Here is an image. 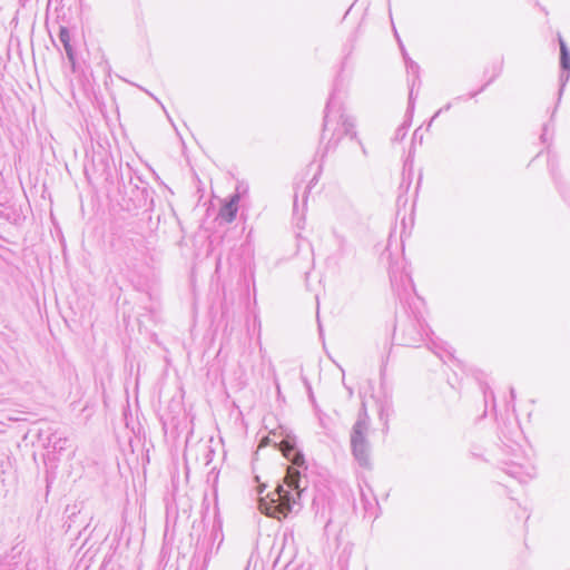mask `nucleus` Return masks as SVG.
Segmentation results:
<instances>
[{
  "label": "nucleus",
  "instance_id": "obj_1",
  "mask_svg": "<svg viewBox=\"0 0 570 570\" xmlns=\"http://www.w3.org/2000/svg\"><path fill=\"white\" fill-rule=\"evenodd\" d=\"M340 85L341 80L337 77L324 110L321 140H326L325 153L334 149L344 137L356 138L354 121L345 114Z\"/></svg>",
  "mask_w": 570,
  "mask_h": 570
},
{
  "label": "nucleus",
  "instance_id": "obj_2",
  "mask_svg": "<svg viewBox=\"0 0 570 570\" xmlns=\"http://www.w3.org/2000/svg\"><path fill=\"white\" fill-rule=\"evenodd\" d=\"M306 483V480L304 481ZM301 472L296 469H287L283 483H277L275 490L267 494L269 502L265 499L259 501V510L267 515L276 513L287 517L289 513H297L302 509V497L306 491V484L302 485Z\"/></svg>",
  "mask_w": 570,
  "mask_h": 570
},
{
  "label": "nucleus",
  "instance_id": "obj_3",
  "mask_svg": "<svg viewBox=\"0 0 570 570\" xmlns=\"http://www.w3.org/2000/svg\"><path fill=\"white\" fill-rule=\"evenodd\" d=\"M370 416L365 406L358 411L357 419L352 426L350 443L354 460L364 469L371 468V443L367 439Z\"/></svg>",
  "mask_w": 570,
  "mask_h": 570
},
{
  "label": "nucleus",
  "instance_id": "obj_4",
  "mask_svg": "<svg viewBox=\"0 0 570 570\" xmlns=\"http://www.w3.org/2000/svg\"><path fill=\"white\" fill-rule=\"evenodd\" d=\"M129 184L131 186L128 200L131 203V208H145L151 212L154 207V190L149 188L148 183L142 180L139 176L130 177Z\"/></svg>",
  "mask_w": 570,
  "mask_h": 570
},
{
  "label": "nucleus",
  "instance_id": "obj_5",
  "mask_svg": "<svg viewBox=\"0 0 570 570\" xmlns=\"http://www.w3.org/2000/svg\"><path fill=\"white\" fill-rule=\"evenodd\" d=\"M424 320L414 317L409 318L401 328L400 344L409 347H417L424 342L426 335Z\"/></svg>",
  "mask_w": 570,
  "mask_h": 570
},
{
  "label": "nucleus",
  "instance_id": "obj_6",
  "mask_svg": "<svg viewBox=\"0 0 570 570\" xmlns=\"http://www.w3.org/2000/svg\"><path fill=\"white\" fill-rule=\"evenodd\" d=\"M558 40H559V47H560V70H561V72L559 76L560 88H559V92H558L557 105H559L562 94H563V90H564V87L570 78V49L560 35L558 37ZM556 107H558V106H556ZM556 111H557V108L553 109L551 119L554 117Z\"/></svg>",
  "mask_w": 570,
  "mask_h": 570
},
{
  "label": "nucleus",
  "instance_id": "obj_7",
  "mask_svg": "<svg viewBox=\"0 0 570 570\" xmlns=\"http://www.w3.org/2000/svg\"><path fill=\"white\" fill-rule=\"evenodd\" d=\"M239 186L236 187V193L233 194L227 200L223 203L219 208L217 219L223 223L229 224L232 223L237 215L238 212V203L240 200Z\"/></svg>",
  "mask_w": 570,
  "mask_h": 570
},
{
  "label": "nucleus",
  "instance_id": "obj_8",
  "mask_svg": "<svg viewBox=\"0 0 570 570\" xmlns=\"http://www.w3.org/2000/svg\"><path fill=\"white\" fill-rule=\"evenodd\" d=\"M279 450L284 455L294 462V464L301 466L304 464V455L296 448L295 436L287 435L279 442Z\"/></svg>",
  "mask_w": 570,
  "mask_h": 570
},
{
  "label": "nucleus",
  "instance_id": "obj_9",
  "mask_svg": "<svg viewBox=\"0 0 570 570\" xmlns=\"http://www.w3.org/2000/svg\"><path fill=\"white\" fill-rule=\"evenodd\" d=\"M533 468L524 469L521 464L518 463H505V468L503 471L510 475L511 478L517 479L520 483H525L528 480L533 478L532 473Z\"/></svg>",
  "mask_w": 570,
  "mask_h": 570
},
{
  "label": "nucleus",
  "instance_id": "obj_10",
  "mask_svg": "<svg viewBox=\"0 0 570 570\" xmlns=\"http://www.w3.org/2000/svg\"><path fill=\"white\" fill-rule=\"evenodd\" d=\"M48 448H51L55 452L61 453L66 450L68 439L59 436L56 432L48 436Z\"/></svg>",
  "mask_w": 570,
  "mask_h": 570
},
{
  "label": "nucleus",
  "instance_id": "obj_11",
  "mask_svg": "<svg viewBox=\"0 0 570 570\" xmlns=\"http://www.w3.org/2000/svg\"><path fill=\"white\" fill-rule=\"evenodd\" d=\"M400 278V283L404 286L405 282H407L410 285H412V279L410 277V274L405 271L401 272L400 275H397V268L394 265L390 266V281L392 286L394 287Z\"/></svg>",
  "mask_w": 570,
  "mask_h": 570
},
{
  "label": "nucleus",
  "instance_id": "obj_12",
  "mask_svg": "<svg viewBox=\"0 0 570 570\" xmlns=\"http://www.w3.org/2000/svg\"><path fill=\"white\" fill-rule=\"evenodd\" d=\"M502 72V63H495L492 66L491 77L489 80L476 91L470 92L469 98H474L481 94L491 82H493Z\"/></svg>",
  "mask_w": 570,
  "mask_h": 570
},
{
  "label": "nucleus",
  "instance_id": "obj_13",
  "mask_svg": "<svg viewBox=\"0 0 570 570\" xmlns=\"http://www.w3.org/2000/svg\"><path fill=\"white\" fill-rule=\"evenodd\" d=\"M67 55V58L70 62L71 69L73 72H77L79 70V66L76 58V51L73 47L71 46V40L62 45Z\"/></svg>",
  "mask_w": 570,
  "mask_h": 570
},
{
  "label": "nucleus",
  "instance_id": "obj_14",
  "mask_svg": "<svg viewBox=\"0 0 570 570\" xmlns=\"http://www.w3.org/2000/svg\"><path fill=\"white\" fill-rule=\"evenodd\" d=\"M67 55V58L70 62L71 69L73 72H77L79 70V66L76 58V51L73 47L71 46V40L62 45Z\"/></svg>",
  "mask_w": 570,
  "mask_h": 570
},
{
  "label": "nucleus",
  "instance_id": "obj_15",
  "mask_svg": "<svg viewBox=\"0 0 570 570\" xmlns=\"http://www.w3.org/2000/svg\"><path fill=\"white\" fill-rule=\"evenodd\" d=\"M67 55V58L70 62L71 69L73 72H77L79 70V66L76 58V51L73 47L71 46V40L62 45Z\"/></svg>",
  "mask_w": 570,
  "mask_h": 570
},
{
  "label": "nucleus",
  "instance_id": "obj_16",
  "mask_svg": "<svg viewBox=\"0 0 570 570\" xmlns=\"http://www.w3.org/2000/svg\"><path fill=\"white\" fill-rule=\"evenodd\" d=\"M405 66L407 73L412 77L411 80H415V82H417V87H420V66L412 59H409V61L405 62Z\"/></svg>",
  "mask_w": 570,
  "mask_h": 570
},
{
  "label": "nucleus",
  "instance_id": "obj_17",
  "mask_svg": "<svg viewBox=\"0 0 570 570\" xmlns=\"http://www.w3.org/2000/svg\"><path fill=\"white\" fill-rule=\"evenodd\" d=\"M392 412V406L389 402H385L384 404L381 405V409H380V420L384 422V428H383V433H387L389 432V416Z\"/></svg>",
  "mask_w": 570,
  "mask_h": 570
},
{
  "label": "nucleus",
  "instance_id": "obj_18",
  "mask_svg": "<svg viewBox=\"0 0 570 570\" xmlns=\"http://www.w3.org/2000/svg\"><path fill=\"white\" fill-rule=\"evenodd\" d=\"M410 125H411V119L409 121H404L401 126H399L394 132L392 140L395 142L402 141L407 134V129H409Z\"/></svg>",
  "mask_w": 570,
  "mask_h": 570
},
{
  "label": "nucleus",
  "instance_id": "obj_19",
  "mask_svg": "<svg viewBox=\"0 0 570 570\" xmlns=\"http://www.w3.org/2000/svg\"><path fill=\"white\" fill-rule=\"evenodd\" d=\"M417 86V82H415V80H411L410 81V91H409V107H407V112H413V109H414V101H415V97H414V88Z\"/></svg>",
  "mask_w": 570,
  "mask_h": 570
},
{
  "label": "nucleus",
  "instance_id": "obj_20",
  "mask_svg": "<svg viewBox=\"0 0 570 570\" xmlns=\"http://www.w3.org/2000/svg\"><path fill=\"white\" fill-rule=\"evenodd\" d=\"M304 384H305V387H306V391H307L308 399H309L311 403L313 404V407H314L315 412H320V407H318V405L316 403V400H315L312 386H311L309 382L306 379H304Z\"/></svg>",
  "mask_w": 570,
  "mask_h": 570
},
{
  "label": "nucleus",
  "instance_id": "obj_21",
  "mask_svg": "<svg viewBox=\"0 0 570 570\" xmlns=\"http://www.w3.org/2000/svg\"><path fill=\"white\" fill-rule=\"evenodd\" d=\"M58 38H59V40H60V42L62 45H65L66 42L70 41L71 39H70L69 29L67 27L61 26L59 28Z\"/></svg>",
  "mask_w": 570,
  "mask_h": 570
},
{
  "label": "nucleus",
  "instance_id": "obj_22",
  "mask_svg": "<svg viewBox=\"0 0 570 570\" xmlns=\"http://www.w3.org/2000/svg\"><path fill=\"white\" fill-rule=\"evenodd\" d=\"M222 529V522L218 518V514L216 513V520L214 522V525H213V533L216 535L218 531H220Z\"/></svg>",
  "mask_w": 570,
  "mask_h": 570
},
{
  "label": "nucleus",
  "instance_id": "obj_23",
  "mask_svg": "<svg viewBox=\"0 0 570 570\" xmlns=\"http://www.w3.org/2000/svg\"><path fill=\"white\" fill-rule=\"evenodd\" d=\"M560 191H561V195L562 197L566 199V200H569L570 202V187H560Z\"/></svg>",
  "mask_w": 570,
  "mask_h": 570
},
{
  "label": "nucleus",
  "instance_id": "obj_24",
  "mask_svg": "<svg viewBox=\"0 0 570 570\" xmlns=\"http://www.w3.org/2000/svg\"><path fill=\"white\" fill-rule=\"evenodd\" d=\"M548 130H549V124H546L542 128V134H541V140L542 142H547V135H548Z\"/></svg>",
  "mask_w": 570,
  "mask_h": 570
},
{
  "label": "nucleus",
  "instance_id": "obj_25",
  "mask_svg": "<svg viewBox=\"0 0 570 570\" xmlns=\"http://www.w3.org/2000/svg\"><path fill=\"white\" fill-rule=\"evenodd\" d=\"M484 400H485V403L488 402V399L489 396L492 399V401H494V394L493 392L490 390V387H487L484 391Z\"/></svg>",
  "mask_w": 570,
  "mask_h": 570
},
{
  "label": "nucleus",
  "instance_id": "obj_26",
  "mask_svg": "<svg viewBox=\"0 0 570 570\" xmlns=\"http://www.w3.org/2000/svg\"><path fill=\"white\" fill-rule=\"evenodd\" d=\"M316 414L318 415V420H320V424L326 429V423H325V414L322 413V411L320 410V412H316Z\"/></svg>",
  "mask_w": 570,
  "mask_h": 570
},
{
  "label": "nucleus",
  "instance_id": "obj_27",
  "mask_svg": "<svg viewBox=\"0 0 570 570\" xmlns=\"http://www.w3.org/2000/svg\"><path fill=\"white\" fill-rule=\"evenodd\" d=\"M400 48H401V51H402V56H403L404 62L409 61V59H411V58L407 55V52H406V50H405V48H404L402 42H400Z\"/></svg>",
  "mask_w": 570,
  "mask_h": 570
},
{
  "label": "nucleus",
  "instance_id": "obj_28",
  "mask_svg": "<svg viewBox=\"0 0 570 570\" xmlns=\"http://www.w3.org/2000/svg\"><path fill=\"white\" fill-rule=\"evenodd\" d=\"M293 212H294V214L297 212V195H295V198H294Z\"/></svg>",
  "mask_w": 570,
  "mask_h": 570
},
{
  "label": "nucleus",
  "instance_id": "obj_29",
  "mask_svg": "<svg viewBox=\"0 0 570 570\" xmlns=\"http://www.w3.org/2000/svg\"><path fill=\"white\" fill-rule=\"evenodd\" d=\"M548 164H549L551 173L553 174V160L551 158H549Z\"/></svg>",
  "mask_w": 570,
  "mask_h": 570
},
{
  "label": "nucleus",
  "instance_id": "obj_30",
  "mask_svg": "<svg viewBox=\"0 0 570 570\" xmlns=\"http://www.w3.org/2000/svg\"><path fill=\"white\" fill-rule=\"evenodd\" d=\"M442 112V109L435 112V115L430 119V122H433V119H435Z\"/></svg>",
  "mask_w": 570,
  "mask_h": 570
},
{
  "label": "nucleus",
  "instance_id": "obj_31",
  "mask_svg": "<svg viewBox=\"0 0 570 570\" xmlns=\"http://www.w3.org/2000/svg\"><path fill=\"white\" fill-rule=\"evenodd\" d=\"M510 394H511V399H512V400H514V397H515V392H514V389H513V387H511V389H510Z\"/></svg>",
  "mask_w": 570,
  "mask_h": 570
},
{
  "label": "nucleus",
  "instance_id": "obj_32",
  "mask_svg": "<svg viewBox=\"0 0 570 570\" xmlns=\"http://www.w3.org/2000/svg\"><path fill=\"white\" fill-rule=\"evenodd\" d=\"M450 108H451V104H448L446 106H444V107H443V108H441V109H442V111H443V110H449Z\"/></svg>",
  "mask_w": 570,
  "mask_h": 570
},
{
  "label": "nucleus",
  "instance_id": "obj_33",
  "mask_svg": "<svg viewBox=\"0 0 570 570\" xmlns=\"http://www.w3.org/2000/svg\"><path fill=\"white\" fill-rule=\"evenodd\" d=\"M238 186L240 187V188H239V193H240V194H242V193H246L247 188H243V186H242V185H238Z\"/></svg>",
  "mask_w": 570,
  "mask_h": 570
},
{
  "label": "nucleus",
  "instance_id": "obj_34",
  "mask_svg": "<svg viewBox=\"0 0 570 570\" xmlns=\"http://www.w3.org/2000/svg\"><path fill=\"white\" fill-rule=\"evenodd\" d=\"M0 466H1V472L4 473V462L3 461H1Z\"/></svg>",
  "mask_w": 570,
  "mask_h": 570
},
{
  "label": "nucleus",
  "instance_id": "obj_35",
  "mask_svg": "<svg viewBox=\"0 0 570 570\" xmlns=\"http://www.w3.org/2000/svg\"><path fill=\"white\" fill-rule=\"evenodd\" d=\"M304 194H305V195H304V203H306V199H307V190H305V193H304Z\"/></svg>",
  "mask_w": 570,
  "mask_h": 570
},
{
  "label": "nucleus",
  "instance_id": "obj_36",
  "mask_svg": "<svg viewBox=\"0 0 570 570\" xmlns=\"http://www.w3.org/2000/svg\"><path fill=\"white\" fill-rule=\"evenodd\" d=\"M394 335H397V328L394 327Z\"/></svg>",
  "mask_w": 570,
  "mask_h": 570
}]
</instances>
